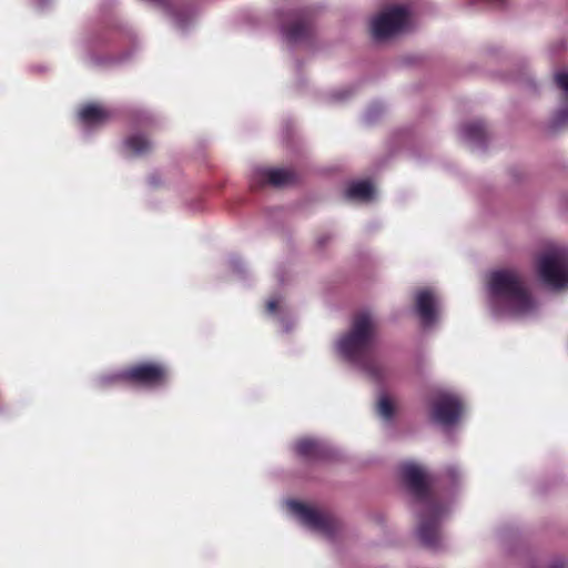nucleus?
I'll return each instance as SVG.
<instances>
[{
    "label": "nucleus",
    "instance_id": "20e7f679",
    "mask_svg": "<svg viewBox=\"0 0 568 568\" xmlns=\"http://www.w3.org/2000/svg\"><path fill=\"white\" fill-rule=\"evenodd\" d=\"M536 273L548 288L557 291L568 286V248L552 246L542 252L536 263Z\"/></svg>",
    "mask_w": 568,
    "mask_h": 568
},
{
    "label": "nucleus",
    "instance_id": "412c9836",
    "mask_svg": "<svg viewBox=\"0 0 568 568\" xmlns=\"http://www.w3.org/2000/svg\"><path fill=\"white\" fill-rule=\"evenodd\" d=\"M446 474L452 479H455L459 475V470H458V468L456 466H448L446 468Z\"/></svg>",
    "mask_w": 568,
    "mask_h": 568
},
{
    "label": "nucleus",
    "instance_id": "5701e85b",
    "mask_svg": "<svg viewBox=\"0 0 568 568\" xmlns=\"http://www.w3.org/2000/svg\"><path fill=\"white\" fill-rule=\"evenodd\" d=\"M234 267L241 268L243 266V263L240 260L233 261Z\"/></svg>",
    "mask_w": 568,
    "mask_h": 568
},
{
    "label": "nucleus",
    "instance_id": "4be33fe9",
    "mask_svg": "<svg viewBox=\"0 0 568 568\" xmlns=\"http://www.w3.org/2000/svg\"><path fill=\"white\" fill-rule=\"evenodd\" d=\"M51 0H37L39 7H45Z\"/></svg>",
    "mask_w": 568,
    "mask_h": 568
},
{
    "label": "nucleus",
    "instance_id": "423d86ee",
    "mask_svg": "<svg viewBox=\"0 0 568 568\" xmlns=\"http://www.w3.org/2000/svg\"><path fill=\"white\" fill-rule=\"evenodd\" d=\"M410 26V10L405 6H394L373 18L371 30L375 40L383 41L407 31Z\"/></svg>",
    "mask_w": 568,
    "mask_h": 568
},
{
    "label": "nucleus",
    "instance_id": "dca6fc26",
    "mask_svg": "<svg viewBox=\"0 0 568 568\" xmlns=\"http://www.w3.org/2000/svg\"><path fill=\"white\" fill-rule=\"evenodd\" d=\"M152 150V142L141 133H132L122 142V153L125 156H139Z\"/></svg>",
    "mask_w": 568,
    "mask_h": 568
},
{
    "label": "nucleus",
    "instance_id": "7ed1b4c3",
    "mask_svg": "<svg viewBox=\"0 0 568 568\" xmlns=\"http://www.w3.org/2000/svg\"><path fill=\"white\" fill-rule=\"evenodd\" d=\"M376 332V317L369 312H359L354 316L349 329L336 337L334 348L341 355L365 352L373 345Z\"/></svg>",
    "mask_w": 568,
    "mask_h": 568
},
{
    "label": "nucleus",
    "instance_id": "2eb2a0df",
    "mask_svg": "<svg viewBox=\"0 0 568 568\" xmlns=\"http://www.w3.org/2000/svg\"><path fill=\"white\" fill-rule=\"evenodd\" d=\"M555 81L562 91V99L559 109L554 115V122L556 125H564L568 123V69L557 71Z\"/></svg>",
    "mask_w": 568,
    "mask_h": 568
},
{
    "label": "nucleus",
    "instance_id": "aec40b11",
    "mask_svg": "<svg viewBox=\"0 0 568 568\" xmlns=\"http://www.w3.org/2000/svg\"><path fill=\"white\" fill-rule=\"evenodd\" d=\"M377 414L387 422H390L394 417L395 407L386 395L381 396L378 399Z\"/></svg>",
    "mask_w": 568,
    "mask_h": 568
},
{
    "label": "nucleus",
    "instance_id": "f257e3e1",
    "mask_svg": "<svg viewBox=\"0 0 568 568\" xmlns=\"http://www.w3.org/2000/svg\"><path fill=\"white\" fill-rule=\"evenodd\" d=\"M489 307L496 316L524 317L537 310L523 275L513 268L490 272L487 280Z\"/></svg>",
    "mask_w": 568,
    "mask_h": 568
},
{
    "label": "nucleus",
    "instance_id": "6e6552de",
    "mask_svg": "<svg viewBox=\"0 0 568 568\" xmlns=\"http://www.w3.org/2000/svg\"><path fill=\"white\" fill-rule=\"evenodd\" d=\"M168 378L165 367L156 364L135 365L114 377L146 388L162 387L168 383Z\"/></svg>",
    "mask_w": 568,
    "mask_h": 568
},
{
    "label": "nucleus",
    "instance_id": "f8f14e48",
    "mask_svg": "<svg viewBox=\"0 0 568 568\" xmlns=\"http://www.w3.org/2000/svg\"><path fill=\"white\" fill-rule=\"evenodd\" d=\"M459 134L462 140L471 149H484L487 139V130L483 121L473 120L464 123L460 126Z\"/></svg>",
    "mask_w": 568,
    "mask_h": 568
},
{
    "label": "nucleus",
    "instance_id": "9d476101",
    "mask_svg": "<svg viewBox=\"0 0 568 568\" xmlns=\"http://www.w3.org/2000/svg\"><path fill=\"white\" fill-rule=\"evenodd\" d=\"M415 311L424 326H430L439 317L440 303L432 288L418 290L415 294Z\"/></svg>",
    "mask_w": 568,
    "mask_h": 568
},
{
    "label": "nucleus",
    "instance_id": "6ab92c4d",
    "mask_svg": "<svg viewBox=\"0 0 568 568\" xmlns=\"http://www.w3.org/2000/svg\"><path fill=\"white\" fill-rule=\"evenodd\" d=\"M297 455L307 459H317L324 455V446L314 439H301L295 446Z\"/></svg>",
    "mask_w": 568,
    "mask_h": 568
},
{
    "label": "nucleus",
    "instance_id": "9b49d317",
    "mask_svg": "<svg viewBox=\"0 0 568 568\" xmlns=\"http://www.w3.org/2000/svg\"><path fill=\"white\" fill-rule=\"evenodd\" d=\"M250 181L253 187H258L266 184L273 186H284L295 181V173L288 169L283 168L258 166L252 170Z\"/></svg>",
    "mask_w": 568,
    "mask_h": 568
},
{
    "label": "nucleus",
    "instance_id": "4468645a",
    "mask_svg": "<svg viewBox=\"0 0 568 568\" xmlns=\"http://www.w3.org/2000/svg\"><path fill=\"white\" fill-rule=\"evenodd\" d=\"M78 116L84 129H91L104 123L110 118V112L101 104L90 103L79 110Z\"/></svg>",
    "mask_w": 568,
    "mask_h": 568
},
{
    "label": "nucleus",
    "instance_id": "0eeeda50",
    "mask_svg": "<svg viewBox=\"0 0 568 568\" xmlns=\"http://www.w3.org/2000/svg\"><path fill=\"white\" fill-rule=\"evenodd\" d=\"M288 507L304 526L327 538H332L339 528L338 520L327 511L295 500L288 501Z\"/></svg>",
    "mask_w": 568,
    "mask_h": 568
},
{
    "label": "nucleus",
    "instance_id": "39448f33",
    "mask_svg": "<svg viewBox=\"0 0 568 568\" xmlns=\"http://www.w3.org/2000/svg\"><path fill=\"white\" fill-rule=\"evenodd\" d=\"M464 410V403L456 393L445 388H436L432 392L429 417L434 423L443 427L454 426L460 420Z\"/></svg>",
    "mask_w": 568,
    "mask_h": 568
},
{
    "label": "nucleus",
    "instance_id": "b1692460",
    "mask_svg": "<svg viewBox=\"0 0 568 568\" xmlns=\"http://www.w3.org/2000/svg\"><path fill=\"white\" fill-rule=\"evenodd\" d=\"M337 99L343 100V99H345V97L344 95H339V97H337Z\"/></svg>",
    "mask_w": 568,
    "mask_h": 568
},
{
    "label": "nucleus",
    "instance_id": "ddd939ff",
    "mask_svg": "<svg viewBox=\"0 0 568 568\" xmlns=\"http://www.w3.org/2000/svg\"><path fill=\"white\" fill-rule=\"evenodd\" d=\"M346 365L356 369L367 377L373 379H381L385 374V367L379 361V357H343Z\"/></svg>",
    "mask_w": 568,
    "mask_h": 568
},
{
    "label": "nucleus",
    "instance_id": "f3484780",
    "mask_svg": "<svg viewBox=\"0 0 568 568\" xmlns=\"http://www.w3.org/2000/svg\"><path fill=\"white\" fill-rule=\"evenodd\" d=\"M346 196L352 200L371 201L375 196V189L368 181L352 182L346 190Z\"/></svg>",
    "mask_w": 568,
    "mask_h": 568
},
{
    "label": "nucleus",
    "instance_id": "f03ea898",
    "mask_svg": "<svg viewBox=\"0 0 568 568\" xmlns=\"http://www.w3.org/2000/svg\"><path fill=\"white\" fill-rule=\"evenodd\" d=\"M403 479L418 505L417 536L420 542L433 550L442 546L440 519L444 508L433 498L428 476L424 468L409 463L402 466Z\"/></svg>",
    "mask_w": 568,
    "mask_h": 568
},
{
    "label": "nucleus",
    "instance_id": "1a4fd4ad",
    "mask_svg": "<svg viewBox=\"0 0 568 568\" xmlns=\"http://www.w3.org/2000/svg\"><path fill=\"white\" fill-rule=\"evenodd\" d=\"M312 30L311 10L303 9L290 13L282 24V33L290 43L305 40Z\"/></svg>",
    "mask_w": 568,
    "mask_h": 568
},
{
    "label": "nucleus",
    "instance_id": "a211bd4d",
    "mask_svg": "<svg viewBox=\"0 0 568 568\" xmlns=\"http://www.w3.org/2000/svg\"><path fill=\"white\" fill-rule=\"evenodd\" d=\"M266 311L270 315L277 318L285 331H288L294 321H290V325L286 323V316L288 314L286 303L282 296L271 297L266 303Z\"/></svg>",
    "mask_w": 568,
    "mask_h": 568
}]
</instances>
